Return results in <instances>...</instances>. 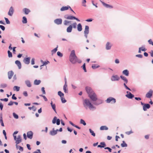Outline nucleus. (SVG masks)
<instances>
[{"label": "nucleus", "instance_id": "1", "mask_svg": "<svg viewBox=\"0 0 153 153\" xmlns=\"http://www.w3.org/2000/svg\"><path fill=\"white\" fill-rule=\"evenodd\" d=\"M86 91L88 94V97L92 101H96L97 100L96 94L91 87H86Z\"/></svg>", "mask_w": 153, "mask_h": 153}, {"label": "nucleus", "instance_id": "2", "mask_svg": "<svg viewBox=\"0 0 153 153\" xmlns=\"http://www.w3.org/2000/svg\"><path fill=\"white\" fill-rule=\"evenodd\" d=\"M69 61L72 64H75L77 62L79 63L82 62L81 60L79 59L76 55L74 50H72L69 56Z\"/></svg>", "mask_w": 153, "mask_h": 153}, {"label": "nucleus", "instance_id": "3", "mask_svg": "<svg viewBox=\"0 0 153 153\" xmlns=\"http://www.w3.org/2000/svg\"><path fill=\"white\" fill-rule=\"evenodd\" d=\"M83 105L85 107H88L89 109L91 111H94L96 109V108L94 106L90 101L89 100L85 99L84 100Z\"/></svg>", "mask_w": 153, "mask_h": 153}, {"label": "nucleus", "instance_id": "4", "mask_svg": "<svg viewBox=\"0 0 153 153\" xmlns=\"http://www.w3.org/2000/svg\"><path fill=\"white\" fill-rule=\"evenodd\" d=\"M105 102L107 103L111 102V104H114L116 102V100L115 98L113 97H109L105 100Z\"/></svg>", "mask_w": 153, "mask_h": 153}, {"label": "nucleus", "instance_id": "5", "mask_svg": "<svg viewBox=\"0 0 153 153\" xmlns=\"http://www.w3.org/2000/svg\"><path fill=\"white\" fill-rule=\"evenodd\" d=\"M64 18L68 19H70V20H73V19H75L78 22H80V20L78 19L77 18H76L75 17L71 16H70L68 15H66L64 16Z\"/></svg>", "mask_w": 153, "mask_h": 153}, {"label": "nucleus", "instance_id": "6", "mask_svg": "<svg viewBox=\"0 0 153 153\" xmlns=\"http://www.w3.org/2000/svg\"><path fill=\"white\" fill-rule=\"evenodd\" d=\"M141 104L143 105V109L144 111H146L147 109H149L150 107V105L148 103H144L142 102H140Z\"/></svg>", "mask_w": 153, "mask_h": 153}, {"label": "nucleus", "instance_id": "7", "mask_svg": "<svg viewBox=\"0 0 153 153\" xmlns=\"http://www.w3.org/2000/svg\"><path fill=\"white\" fill-rule=\"evenodd\" d=\"M60 120L59 119H57L56 117H54L52 121L53 124L56 123L57 125H59L60 124Z\"/></svg>", "mask_w": 153, "mask_h": 153}, {"label": "nucleus", "instance_id": "8", "mask_svg": "<svg viewBox=\"0 0 153 153\" xmlns=\"http://www.w3.org/2000/svg\"><path fill=\"white\" fill-rule=\"evenodd\" d=\"M93 104L96 105H98L102 103L103 102V101L101 99H97L96 101H94Z\"/></svg>", "mask_w": 153, "mask_h": 153}, {"label": "nucleus", "instance_id": "9", "mask_svg": "<svg viewBox=\"0 0 153 153\" xmlns=\"http://www.w3.org/2000/svg\"><path fill=\"white\" fill-rule=\"evenodd\" d=\"M120 78L117 75H113L111 77V80L112 81H118Z\"/></svg>", "mask_w": 153, "mask_h": 153}, {"label": "nucleus", "instance_id": "10", "mask_svg": "<svg viewBox=\"0 0 153 153\" xmlns=\"http://www.w3.org/2000/svg\"><path fill=\"white\" fill-rule=\"evenodd\" d=\"M54 22L57 25H61L62 23V19L61 18L56 19L54 20Z\"/></svg>", "mask_w": 153, "mask_h": 153}, {"label": "nucleus", "instance_id": "11", "mask_svg": "<svg viewBox=\"0 0 153 153\" xmlns=\"http://www.w3.org/2000/svg\"><path fill=\"white\" fill-rule=\"evenodd\" d=\"M100 1L101 2L102 4L105 7L107 8H113V7L112 6L110 5V4H107L104 2L101 1L100 0Z\"/></svg>", "mask_w": 153, "mask_h": 153}, {"label": "nucleus", "instance_id": "12", "mask_svg": "<svg viewBox=\"0 0 153 153\" xmlns=\"http://www.w3.org/2000/svg\"><path fill=\"white\" fill-rule=\"evenodd\" d=\"M153 91L150 89L149 91L147 92L146 95V97L148 98H150L152 96Z\"/></svg>", "mask_w": 153, "mask_h": 153}, {"label": "nucleus", "instance_id": "13", "mask_svg": "<svg viewBox=\"0 0 153 153\" xmlns=\"http://www.w3.org/2000/svg\"><path fill=\"white\" fill-rule=\"evenodd\" d=\"M126 93L127 94H126V96L128 98L131 99L134 97V95L129 91H127Z\"/></svg>", "mask_w": 153, "mask_h": 153}, {"label": "nucleus", "instance_id": "14", "mask_svg": "<svg viewBox=\"0 0 153 153\" xmlns=\"http://www.w3.org/2000/svg\"><path fill=\"white\" fill-rule=\"evenodd\" d=\"M33 135V133L31 131H29L27 133V137L30 139L32 138Z\"/></svg>", "mask_w": 153, "mask_h": 153}, {"label": "nucleus", "instance_id": "15", "mask_svg": "<svg viewBox=\"0 0 153 153\" xmlns=\"http://www.w3.org/2000/svg\"><path fill=\"white\" fill-rule=\"evenodd\" d=\"M30 57H28L25 58L23 60L24 63L26 64H29L30 63Z\"/></svg>", "mask_w": 153, "mask_h": 153}, {"label": "nucleus", "instance_id": "16", "mask_svg": "<svg viewBox=\"0 0 153 153\" xmlns=\"http://www.w3.org/2000/svg\"><path fill=\"white\" fill-rule=\"evenodd\" d=\"M14 13V10L13 7L11 6L10 7L9 11L8 13V15L10 16H12Z\"/></svg>", "mask_w": 153, "mask_h": 153}, {"label": "nucleus", "instance_id": "17", "mask_svg": "<svg viewBox=\"0 0 153 153\" xmlns=\"http://www.w3.org/2000/svg\"><path fill=\"white\" fill-rule=\"evenodd\" d=\"M112 45L109 42H107L106 44L105 48L107 50H109L111 49Z\"/></svg>", "mask_w": 153, "mask_h": 153}, {"label": "nucleus", "instance_id": "18", "mask_svg": "<svg viewBox=\"0 0 153 153\" xmlns=\"http://www.w3.org/2000/svg\"><path fill=\"white\" fill-rule=\"evenodd\" d=\"M14 74V73L12 71H9L8 72V78L9 79H10Z\"/></svg>", "mask_w": 153, "mask_h": 153}, {"label": "nucleus", "instance_id": "19", "mask_svg": "<svg viewBox=\"0 0 153 153\" xmlns=\"http://www.w3.org/2000/svg\"><path fill=\"white\" fill-rule=\"evenodd\" d=\"M22 141V139L20 135H19L17 136V138L16 141V143L17 144H19Z\"/></svg>", "mask_w": 153, "mask_h": 153}, {"label": "nucleus", "instance_id": "20", "mask_svg": "<svg viewBox=\"0 0 153 153\" xmlns=\"http://www.w3.org/2000/svg\"><path fill=\"white\" fill-rule=\"evenodd\" d=\"M15 63L18 66L19 69H20L21 68L22 65L21 63L18 60L16 61L15 62Z\"/></svg>", "mask_w": 153, "mask_h": 153}, {"label": "nucleus", "instance_id": "21", "mask_svg": "<svg viewBox=\"0 0 153 153\" xmlns=\"http://www.w3.org/2000/svg\"><path fill=\"white\" fill-rule=\"evenodd\" d=\"M49 133L52 136H54L57 134V132H56V131H55L54 128H53L52 129V130L50 131Z\"/></svg>", "mask_w": 153, "mask_h": 153}, {"label": "nucleus", "instance_id": "22", "mask_svg": "<svg viewBox=\"0 0 153 153\" xmlns=\"http://www.w3.org/2000/svg\"><path fill=\"white\" fill-rule=\"evenodd\" d=\"M23 11L26 15L28 14L30 12V10L29 9L26 8H24L23 9Z\"/></svg>", "mask_w": 153, "mask_h": 153}, {"label": "nucleus", "instance_id": "23", "mask_svg": "<svg viewBox=\"0 0 153 153\" xmlns=\"http://www.w3.org/2000/svg\"><path fill=\"white\" fill-rule=\"evenodd\" d=\"M122 73L126 76H128L129 75V71L127 69L123 70L122 72Z\"/></svg>", "mask_w": 153, "mask_h": 153}, {"label": "nucleus", "instance_id": "24", "mask_svg": "<svg viewBox=\"0 0 153 153\" xmlns=\"http://www.w3.org/2000/svg\"><path fill=\"white\" fill-rule=\"evenodd\" d=\"M51 107L53 109L54 111V112L56 113V105L55 104L53 103V102L51 101Z\"/></svg>", "mask_w": 153, "mask_h": 153}, {"label": "nucleus", "instance_id": "25", "mask_svg": "<svg viewBox=\"0 0 153 153\" xmlns=\"http://www.w3.org/2000/svg\"><path fill=\"white\" fill-rule=\"evenodd\" d=\"M106 145L104 142H102L100 143V145H98L97 146L98 147L102 148H104L106 146Z\"/></svg>", "mask_w": 153, "mask_h": 153}, {"label": "nucleus", "instance_id": "26", "mask_svg": "<svg viewBox=\"0 0 153 153\" xmlns=\"http://www.w3.org/2000/svg\"><path fill=\"white\" fill-rule=\"evenodd\" d=\"M25 83L27 86L28 87H31V84L29 80H26L25 81Z\"/></svg>", "mask_w": 153, "mask_h": 153}, {"label": "nucleus", "instance_id": "27", "mask_svg": "<svg viewBox=\"0 0 153 153\" xmlns=\"http://www.w3.org/2000/svg\"><path fill=\"white\" fill-rule=\"evenodd\" d=\"M72 25H70L67 28V32L68 33L71 32L72 30Z\"/></svg>", "mask_w": 153, "mask_h": 153}, {"label": "nucleus", "instance_id": "28", "mask_svg": "<svg viewBox=\"0 0 153 153\" xmlns=\"http://www.w3.org/2000/svg\"><path fill=\"white\" fill-rule=\"evenodd\" d=\"M120 77L122 80L124 81V83H128V80L126 77L123 75H121L120 76Z\"/></svg>", "mask_w": 153, "mask_h": 153}, {"label": "nucleus", "instance_id": "29", "mask_svg": "<svg viewBox=\"0 0 153 153\" xmlns=\"http://www.w3.org/2000/svg\"><path fill=\"white\" fill-rule=\"evenodd\" d=\"M89 33V27L88 25H86L85 26V31H84V33Z\"/></svg>", "mask_w": 153, "mask_h": 153}, {"label": "nucleus", "instance_id": "30", "mask_svg": "<svg viewBox=\"0 0 153 153\" xmlns=\"http://www.w3.org/2000/svg\"><path fill=\"white\" fill-rule=\"evenodd\" d=\"M77 30L79 31H81L82 30V27L81 24L79 23L77 25Z\"/></svg>", "mask_w": 153, "mask_h": 153}, {"label": "nucleus", "instance_id": "31", "mask_svg": "<svg viewBox=\"0 0 153 153\" xmlns=\"http://www.w3.org/2000/svg\"><path fill=\"white\" fill-rule=\"evenodd\" d=\"M68 6H63L60 9V10L61 11H63L65 10H67L68 9Z\"/></svg>", "mask_w": 153, "mask_h": 153}, {"label": "nucleus", "instance_id": "32", "mask_svg": "<svg viewBox=\"0 0 153 153\" xmlns=\"http://www.w3.org/2000/svg\"><path fill=\"white\" fill-rule=\"evenodd\" d=\"M69 123L70 124H71V125H72L73 126H74L79 129H81V128L80 127H79V126H77V125H76L74 124L71 121H69Z\"/></svg>", "mask_w": 153, "mask_h": 153}, {"label": "nucleus", "instance_id": "33", "mask_svg": "<svg viewBox=\"0 0 153 153\" xmlns=\"http://www.w3.org/2000/svg\"><path fill=\"white\" fill-rule=\"evenodd\" d=\"M41 82V81L39 80L36 79L34 80V84L35 85H39Z\"/></svg>", "mask_w": 153, "mask_h": 153}, {"label": "nucleus", "instance_id": "34", "mask_svg": "<svg viewBox=\"0 0 153 153\" xmlns=\"http://www.w3.org/2000/svg\"><path fill=\"white\" fill-rule=\"evenodd\" d=\"M100 129L101 130H108V128L106 126H102L100 127Z\"/></svg>", "mask_w": 153, "mask_h": 153}, {"label": "nucleus", "instance_id": "35", "mask_svg": "<svg viewBox=\"0 0 153 153\" xmlns=\"http://www.w3.org/2000/svg\"><path fill=\"white\" fill-rule=\"evenodd\" d=\"M121 146L122 147H126L127 146V144L125 143L124 141H123L122 143L121 144Z\"/></svg>", "mask_w": 153, "mask_h": 153}, {"label": "nucleus", "instance_id": "36", "mask_svg": "<svg viewBox=\"0 0 153 153\" xmlns=\"http://www.w3.org/2000/svg\"><path fill=\"white\" fill-rule=\"evenodd\" d=\"M58 94L61 98L64 97V94L60 91H59L58 92Z\"/></svg>", "mask_w": 153, "mask_h": 153}, {"label": "nucleus", "instance_id": "37", "mask_svg": "<svg viewBox=\"0 0 153 153\" xmlns=\"http://www.w3.org/2000/svg\"><path fill=\"white\" fill-rule=\"evenodd\" d=\"M22 22L23 24H26L27 22V19L26 17L23 16V17Z\"/></svg>", "mask_w": 153, "mask_h": 153}, {"label": "nucleus", "instance_id": "38", "mask_svg": "<svg viewBox=\"0 0 153 153\" xmlns=\"http://www.w3.org/2000/svg\"><path fill=\"white\" fill-rule=\"evenodd\" d=\"M100 65L96 64H93L92 65V68L93 69H95L100 67Z\"/></svg>", "mask_w": 153, "mask_h": 153}, {"label": "nucleus", "instance_id": "39", "mask_svg": "<svg viewBox=\"0 0 153 153\" xmlns=\"http://www.w3.org/2000/svg\"><path fill=\"white\" fill-rule=\"evenodd\" d=\"M49 63H50V62H49V61H47L44 62L43 63V64L40 66V67H41L40 69H41L42 68V66H44V65H47V64H48Z\"/></svg>", "mask_w": 153, "mask_h": 153}, {"label": "nucleus", "instance_id": "40", "mask_svg": "<svg viewBox=\"0 0 153 153\" xmlns=\"http://www.w3.org/2000/svg\"><path fill=\"white\" fill-rule=\"evenodd\" d=\"M58 47V46L57 45L56 48L54 49H53V50H52L51 51V52L52 53V55H53L54 53H56V52L57 51Z\"/></svg>", "mask_w": 153, "mask_h": 153}, {"label": "nucleus", "instance_id": "41", "mask_svg": "<svg viewBox=\"0 0 153 153\" xmlns=\"http://www.w3.org/2000/svg\"><path fill=\"white\" fill-rule=\"evenodd\" d=\"M7 86V84L5 83H2L0 85V88H6Z\"/></svg>", "mask_w": 153, "mask_h": 153}, {"label": "nucleus", "instance_id": "42", "mask_svg": "<svg viewBox=\"0 0 153 153\" xmlns=\"http://www.w3.org/2000/svg\"><path fill=\"white\" fill-rule=\"evenodd\" d=\"M89 131L90 133L91 134V135H92L94 137H95V134L94 133V131H92L91 128L89 129Z\"/></svg>", "mask_w": 153, "mask_h": 153}, {"label": "nucleus", "instance_id": "43", "mask_svg": "<svg viewBox=\"0 0 153 153\" xmlns=\"http://www.w3.org/2000/svg\"><path fill=\"white\" fill-rule=\"evenodd\" d=\"M80 124H82L84 126H85L86 125L85 121L82 119H80Z\"/></svg>", "mask_w": 153, "mask_h": 153}, {"label": "nucleus", "instance_id": "44", "mask_svg": "<svg viewBox=\"0 0 153 153\" xmlns=\"http://www.w3.org/2000/svg\"><path fill=\"white\" fill-rule=\"evenodd\" d=\"M13 90L14 91H19L20 89V87L18 86H15L13 87Z\"/></svg>", "mask_w": 153, "mask_h": 153}, {"label": "nucleus", "instance_id": "45", "mask_svg": "<svg viewBox=\"0 0 153 153\" xmlns=\"http://www.w3.org/2000/svg\"><path fill=\"white\" fill-rule=\"evenodd\" d=\"M83 69L84 70L85 72H87V70L86 69V66L85 63H84L82 66Z\"/></svg>", "mask_w": 153, "mask_h": 153}, {"label": "nucleus", "instance_id": "46", "mask_svg": "<svg viewBox=\"0 0 153 153\" xmlns=\"http://www.w3.org/2000/svg\"><path fill=\"white\" fill-rule=\"evenodd\" d=\"M127 83H123V85H124V87H125V88L126 89L129 90L130 91H131V89L129 87H128L126 85V84H127Z\"/></svg>", "mask_w": 153, "mask_h": 153}, {"label": "nucleus", "instance_id": "47", "mask_svg": "<svg viewBox=\"0 0 153 153\" xmlns=\"http://www.w3.org/2000/svg\"><path fill=\"white\" fill-rule=\"evenodd\" d=\"M7 53L8 54V56L9 57H12L13 56L12 53L9 50L8 51Z\"/></svg>", "mask_w": 153, "mask_h": 153}, {"label": "nucleus", "instance_id": "48", "mask_svg": "<svg viewBox=\"0 0 153 153\" xmlns=\"http://www.w3.org/2000/svg\"><path fill=\"white\" fill-rule=\"evenodd\" d=\"M141 48V50L143 51H146V49L145 48V46L144 45L142 46L141 47H140Z\"/></svg>", "mask_w": 153, "mask_h": 153}, {"label": "nucleus", "instance_id": "49", "mask_svg": "<svg viewBox=\"0 0 153 153\" xmlns=\"http://www.w3.org/2000/svg\"><path fill=\"white\" fill-rule=\"evenodd\" d=\"M13 116L16 119H18L19 118L18 115L15 113H13Z\"/></svg>", "mask_w": 153, "mask_h": 153}, {"label": "nucleus", "instance_id": "50", "mask_svg": "<svg viewBox=\"0 0 153 153\" xmlns=\"http://www.w3.org/2000/svg\"><path fill=\"white\" fill-rule=\"evenodd\" d=\"M62 102V103H65L67 101L64 98V97L61 98Z\"/></svg>", "mask_w": 153, "mask_h": 153}, {"label": "nucleus", "instance_id": "51", "mask_svg": "<svg viewBox=\"0 0 153 153\" xmlns=\"http://www.w3.org/2000/svg\"><path fill=\"white\" fill-rule=\"evenodd\" d=\"M57 55L59 57H61L63 56V54L59 51L57 52Z\"/></svg>", "mask_w": 153, "mask_h": 153}, {"label": "nucleus", "instance_id": "52", "mask_svg": "<svg viewBox=\"0 0 153 153\" xmlns=\"http://www.w3.org/2000/svg\"><path fill=\"white\" fill-rule=\"evenodd\" d=\"M4 19L5 20V22L7 24H9L10 23V22L8 18L4 17Z\"/></svg>", "mask_w": 153, "mask_h": 153}, {"label": "nucleus", "instance_id": "53", "mask_svg": "<svg viewBox=\"0 0 153 153\" xmlns=\"http://www.w3.org/2000/svg\"><path fill=\"white\" fill-rule=\"evenodd\" d=\"M63 23L65 25H68L69 24L68 21L67 20H65L64 21Z\"/></svg>", "mask_w": 153, "mask_h": 153}, {"label": "nucleus", "instance_id": "54", "mask_svg": "<svg viewBox=\"0 0 153 153\" xmlns=\"http://www.w3.org/2000/svg\"><path fill=\"white\" fill-rule=\"evenodd\" d=\"M23 95L25 97H27L28 96L27 93V91H24L23 92Z\"/></svg>", "mask_w": 153, "mask_h": 153}, {"label": "nucleus", "instance_id": "55", "mask_svg": "<svg viewBox=\"0 0 153 153\" xmlns=\"http://www.w3.org/2000/svg\"><path fill=\"white\" fill-rule=\"evenodd\" d=\"M76 22L74 23L71 25L74 28H76Z\"/></svg>", "mask_w": 153, "mask_h": 153}, {"label": "nucleus", "instance_id": "56", "mask_svg": "<svg viewBox=\"0 0 153 153\" xmlns=\"http://www.w3.org/2000/svg\"><path fill=\"white\" fill-rule=\"evenodd\" d=\"M63 90L65 93H68V90L67 88H63Z\"/></svg>", "mask_w": 153, "mask_h": 153}, {"label": "nucleus", "instance_id": "57", "mask_svg": "<svg viewBox=\"0 0 153 153\" xmlns=\"http://www.w3.org/2000/svg\"><path fill=\"white\" fill-rule=\"evenodd\" d=\"M33 153H41L40 149H38L36 151L34 152Z\"/></svg>", "mask_w": 153, "mask_h": 153}, {"label": "nucleus", "instance_id": "58", "mask_svg": "<svg viewBox=\"0 0 153 153\" xmlns=\"http://www.w3.org/2000/svg\"><path fill=\"white\" fill-rule=\"evenodd\" d=\"M86 0H82V5L84 7H86V5L85 4V3H86Z\"/></svg>", "mask_w": 153, "mask_h": 153}, {"label": "nucleus", "instance_id": "59", "mask_svg": "<svg viewBox=\"0 0 153 153\" xmlns=\"http://www.w3.org/2000/svg\"><path fill=\"white\" fill-rule=\"evenodd\" d=\"M0 28L3 31H4L5 30V27L4 26L2 25H0Z\"/></svg>", "mask_w": 153, "mask_h": 153}, {"label": "nucleus", "instance_id": "60", "mask_svg": "<svg viewBox=\"0 0 153 153\" xmlns=\"http://www.w3.org/2000/svg\"><path fill=\"white\" fill-rule=\"evenodd\" d=\"M104 149H108V150L109 152H111L112 149L109 147H105Z\"/></svg>", "mask_w": 153, "mask_h": 153}, {"label": "nucleus", "instance_id": "61", "mask_svg": "<svg viewBox=\"0 0 153 153\" xmlns=\"http://www.w3.org/2000/svg\"><path fill=\"white\" fill-rule=\"evenodd\" d=\"M148 42L149 44L152 45L153 46V42L151 39H150L148 41Z\"/></svg>", "mask_w": 153, "mask_h": 153}, {"label": "nucleus", "instance_id": "62", "mask_svg": "<svg viewBox=\"0 0 153 153\" xmlns=\"http://www.w3.org/2000/svg\"><path fill=\"white\" fill-rule=\"evenodd\" d=\"M136 56L137 57H138L140 58H142L143 57V56L142 54H137L136 55Z\"/></svg>", "mask_w": 153, "mask_h": 153}, {"label": "nucleus", "instance_id": "63", "mask_svg": "<svg viewBox=\"0 0 153 153\" xmlns=\"http://www.w3.org/2000/svg\"><path fill=\"white\" fill-rule=\"evenodd\" d=\"M31 64L33 65L35 64V59L33 58L31 60Z\"/></svg>", "mask_w": 153, "mask_h": 153}, {"label": "nucleus", "instance_id": "64", "mask_svg": "<svg viewBox=\"0 0 153 153\" xmlns=\"http://www.w3.org/2000/svg\"><path fill=\"white\" fill-rule=\"evenodd\" d=\"M14 103V102L11 101L8 104V105L9 106H11L13 105Z\"/></svg>", "mask_w": 153, "mask_h": 153}]
</instances>
